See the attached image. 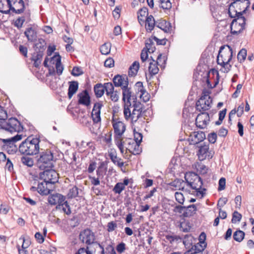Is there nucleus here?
Returning a JSON list of instances; mask_svg holds the SVG:
<instances>
[{
	"instance_id": "1",
	"label": "nucleus",
	"mask_w": 254,
	"mask_h": 254,
	"mask_svg": "<svg viewBox=\"0 0 254 254\" xmlns=\"http://www.w3.org/2000/svg\"><path fill=\"white\" fill-rule=\"evenodd\" d=\"M185 180L187 182L188 192L193 193L195 192L198 197H202L205 194L206 190L202 188L203 185L201 178L196 173L188 172L185 174Z\"/></svg>"
},
{
	"instance_id": "2",
	"label": "nucleus",
	"mask_w": 254,
	"mask_h": 254,
	"mask_svg": "<svg viewBox=\"0 0 254 254\" xmlns=\"http://www.w3.org/2000/svg\"><path fill=\"white\" fill-rule=\"evenodd\" d=\"M133 105L124 108V116L127 121L134 124L142 117L144 105L139 102L133 101Z\"/></svg>"
},
{
	"instance_id": "3",
	"label": "nucleus",
	"mask_w": 254,
	"mask_h": 254,
	"mask_svg": "<svg viewBox=\"0 0 254 254\" xmlns=\"http://www.w3.org/2000/svg\"><path fill=\"white\" fill-rule=\"evenodd\" d=\"M233 56L232 48L228 45L222 46L219 49L218 55L217 58V64L221 65L223 68L221 69L224 72H228L231 65L229 62Z\"/></svg>"
},
{
	"instance_id": "4",
	"label": "nucleus",
	"mask_w": 254,
	"mask_h": 254,
	"mask_svg": "<svg viewBox=\"0 0 254 254\" xmlns=\"http://www.w3.org/2000/svg\"><path fill=\"white\" fill-rule=\"evenodd\" d=\"M40 140L37 138H27L19 146V152L26 155H34L39 152Z\"/></svg>"
},
{
	"instance_id": "5",
	"label": "nucleus",
	"mask_w": 254,
	"mask_h": 254,
	"mask_svg": "<svg viewBox=\"0 0 254 254\" xmlns=\"http://www.w3.org/2000/svg\"><path fill=\"white\" fill-rule=\"evenodd\" d=\"M54 162L53 153L50 149L40 152L37 156V164L41 170L53 168Z\"/></svg>"
},
{
	"instance_id": "6",
	"label": "nucleus",
	"mask_w": 254,
	"mask_h": 254,
	"mask_svg": "<svg viewBox=\"0 0 254 254\" xmlns=\"http://www.w3.org/2000/svg\"><path fill=\"white\" fill-rule=\"evenodd\" d=\"M0 127L10 132H20L23 130V127L17 119L11 118L6 121L1 122Z\"/></svg>"
},
{
	"instance_id": "7",
	"label": "nucleus",
	"mask_w": 254,
	"mask_h": 254,
	"mask_svg": "<svg viewBox=\"0 0 254 254\" xmlns=\"http://www.w3.org/2000/svg\"><path fill=\"white\" fill-rule=\"evenodd\" d=\"M44 170L39 174L40 180H44L52 186L58 182L59 175L56 171L51 168H47Z\"/></svg>"
},
{
	"instance_id": "8",
	"label": "nucleus",
	"mask_w": 254,
	"mask_h": 254,
	"mask_svg": "<svg viewBox=\"0 0 254 254\" xmlns=\"http://www.w3.org/2000/svg\"><path fill=\"white\" fill-rule=\"evenodd\" d=\"M232 2L229 8L228 13L230 16H233L232 13L233 8H237L239 12H242V15L246 13V10L249 7L251 4L249 0H234Z\"/></svg>"
},
{
	"instance_id": "9",
	"label": "nucleus",
	"mask_w": 254,
	"mask_h": 254,
	"mask_svg": "<svg viewBox=\"0 0 254 254\" xmlns=\"http://www.w3.org/2000/svg\"><path fill=\"white\" fill-rule=\"evenodd\" d=\"M211 101L210 96L204 94L196 103V110L200 112H205L211 108Z\"/></svg>"
},
{
	"instance_id": "10",
	"label": "nucleus",
	"mask_w": 254,
	"mask_h": 254,
	"mask_svg": "<svg viewBox=\"0 0 254 254\" xmlns=\"http://www.w3.org/2000/svg\"><path fill=\"white\" fill-rule=\"evenodd\" d=\"M79 240L83 243L90 245L95 243V236L93 232L89 229H86L80 233Z\"/></svg>"
},
{
	"instance_id": "11",
	"label": "nucleus",
	"mask_w": 254,
	"mask_h": 254,
	"mask_svg": "<svg viewBox=\"0 0 254 254\" xmlns=\"http://www.w3.org/2000/svg\"><path fill=\"white\" fill-rule=\"evenodd\" d=\"M22 138V135L20 134H17L14 137L8 139H2V141L4 143V147H6L7 149V152H15L17 149L16 145L15 143L19 140H20Z\"/></svg>"
},
{
	"instance_id": "12",
	"label": "nucleus",
	"mask_w": 254,
	"mask_h": 254,
	"mask_svg": "<svg viewBox=\"0 0 254 254\" xmlns=\"http://www.w3.org/2000/svg\"><path fill=\"white\" fill-rule=\"evenodd\" d=\"M213 154L214 152L212 150L209 149L208 143H204L199 146L197 155L200 160L211 159L213 157Z\"/></svg>"
},
{
	"instance_id": "13",
	"label": "nucleus",
	"mask_w": 254,
	"mask_h": 254,
	"mask_svg": "<svg viewBox=\"0 0 254 254\" xmlns=\"http://www.w3.org/2000/svg\"><path fill=\"white\" fill-rule=\"evenodd\" d=\"M125 143L127 144L126 149L134 155L139 154L141 152L139 144L131 138H126Z\"/></svg>"
},
{
	"instance_id": "14",
	"label": "nucleus",
	"mask_w": 254,
	"mask_h": 254,
	"mask_svg": "<svg viewBox=\"0 0 254 254\" xmlns=\"http://www.w3.org/2000/svg\"><path fill=\"white\" fill-rule=\"evenodd\" d=\"M209 121V114L206 112H201L199 114L195 119L196 125L200 128H205Z\"/></svg>"
},
{
	"instance_id": "15",
	"label": "nucleus",
	"mask_w": 254,
	"mask_h": 254,
	"mask_svg": "<svg viewBox=\"0 0 254 254\" xmlns=\"http://www.w3.org/2000/svg\"><path fill=\"white\" fill-rule=\"evenodd\" d=\"M114 85L116 87H120L122 89L128 85V77L126 75H116L113 79Z\"/></svg>"
},
{
	"instance_id": "16",
	"label": "nucleus",
	"mask_w": 254,
	"mask_h": 254,
	"mask_svg": "<svg viewBox=\"0 0 254 254\" xmlns=\"http://www.w3.org/2000/svg\"><path fill=\"white\" fill-rule=\"evenodd\" d=\"M10 10L15 13L22 12L24 9V3L23 0H9Z\"/></svg>"
},
{
	"instance_id": "17",
	"label": "nucleus",
	"mask_w": 254,
	"mask_h": 254,
	"mask_svg": "<svg viewBox=\"0 0 254 254\" xmlns=\"http://www.w3.org/2000/svg\"><path fill=\"white\" fill-rule=\"evenodd\" d=\"M106 95L113 102H117L119 99V93L117 91H115L114 87L112 83L107 82L106 85Z\"/></svg>"
},
{
	"instance_id": "18",
	"label": "nucleus",
	"mask_w": 254,
	"mask_h": 254,
	"mask_svg": "<svg viewBox=\"0 0 254 254\" xmlns=\"http://www.w3.org/2000/svg\"><path fill=\"white\" fill-rule=\"evenodd\" d=\"M103 105L101 103H96L94 104L93 108L91 113L92 120L95 124H97L101 121V109Z\"/></svg>"
},
{
	"instance_id": "19",
	"label": "nucleus",
	"mask_w": 254,
	"mask_h": 254,
	"mask_svg": "<svg viewBox=\"0 0 254 254\" xmlns=\"http://www.w3.org/2000/svg\"><path fill=\"white\" fill-rule=\"evenodd\" d=\"M205 138V133L202 131L196 132L194 131L192 132L190 135L188 140L191 144H196Z\"/></svg>"
},
{
	"instance_id": "20",
	"label": "nucleus",
	"mask_w": 254,
	"mask_h": 254,
	"mask_svg": "<svg viewBox=\"0 0 254 254\" xmlns=\"http://www.w3.org/2000/svg\"><path fill=\"white\" fill-rule=\"evenodd\" d=\"M85 250L89 254H104V248L97 242L87 246Z\"/></svg>"
},
{
	"instance_id": "21",
	"label": "nucleus",
	"mask_w": 254,
	"mask_h": 254,
	"mask_svg": "<svg viewBox=\"0 0 254 254\" xmlns=\"http://www.w3.org/2000/svg\"><path fill=\"white\" fill-rule=\"evenodd\" d=\"M122 94L123 101L124 103V108L126 107L127 106V107L130 106L131 105L130 100L133 96L130 88L128 87V85L122 89Z\"/></svg>"
},
{
	"instance_id": "22",
	"label": "nucleus",
	"mask_w": 254,
	"mask_h": 254,
	"mask_svg": "<svg viewBox=\"0 0 254 254\" xmlns=\"http://www.w3.org/2000/svg\"><path fill=\"white\" fill-rule=\"evenodd\" d=\"M42 181L38 182V192L42 195H48L52 190L53 186L44 180Z\"/></svg>"
},
{
	"instance_id": "23",
	"label": "nucleus",
	"mask_w": 254,
	"mask_h": 254,
	"mask_svg": "<svg viewBox=\"0 0 254 254\" xmlns=\"http://www.w3.org/2000/svg\"><path fill=\"white\" fill-rule=\"evenodd\" d=\"M31 20V15L29 12H25L23 16H19L17 17L14 22V25L18 29L22 27L23 24L24 22L28 23Z\"/></svg>"
},
{
	"instance_id": "24",
	"label": "nucleus",
	"mask_w": 254,
	"mask_h": 254,
	"mask_svg": "<svg viewBox=\"0 0 254 254\" xmlns=\"http://www.w3.org/2000/svg\"><path fill=\"white\" fill-rule=\"evenodd\" d=\"M50 62L52 64H56L57 73L58 75H61L64 69V67L61 63V56L59 54L54 55L52 58L50 59Z\"/></svg>"
},
{
	"instance_id": "25",
	"label": "nucleus",
	"mask_w": 254,
	"mask_h": 254,
	"mask_svg": "<svg viewBox=\"0 0 254 254\" xmlns=\"http://www.w3.org/2000/svg\"><path fill=\"white\" fill-rule=\"evenodd\" d=\"M170 185L176 188V190H181L184 192H188L186 181L181 179L175 180L170 184Z\"/></svg>"
},
{
	"instance_id": "26",
	"label": "nucleus",
	"mask_w": 254,
	"mask_h": 254,
	"mask_svg": "<svg viewBox=\"0 0 254 254\" xmlns=\"http://www.w3.org/2000/svg\"><path fill=\"white\" fill-rule=\"evenodd\" d=\"M113 127L116 135L120 138L126 130V126L122 122H117L113 124Z\"/></svg>"
},
{
	"instance_id": "27",
	"label": "nucleus",
	"mask_w": 254,
	"mask_h": 254,
	"mask_svg": "<svg viewBox=\"0 0 254 254\" xmlns=\"http://www.w3.org/2000/svg\"><path fill=\"white\" fill-rule=\"evenodd\" d=\"M109 156L112 161L119 167H122L124 163L122 162V159L117 157V152L114 149H111L109 151Z\"/></svg>"
},
{
	"instance_id": "28",
	"label": "nucleus",
	"mask_w": 254,
	"mask_h": 254,
	"mask_svg": "<svg viewBox=\"0 0 254 254\" xmlns=\"http://www.w3.org/2000/svg\"><path fill=\"white\" fill-rule=\"evenodd\" d=\"M79 97L78 103L80 104L88 106L90 104V97L86 90L83 91L78 95Z\"/></svg>"
},
{
	"instance_id": "29",
	"label": "nucleus",
	"mask_w": 254,
	"mask_h": 254,
	"mask_svg": "<svg viewBox=\"0 0 254 254\" xmlns=\"http://www.w3.org/2000/svg\"><path fill=\"white\" fill-rule=\"evenodd\" d=\"M107 84V83H105L104 84L98 83L95 85L94 90L97 97H101L104 94L105 91H106Z\"/></svg>"
},
{
	"instance_id": "30",
	"label": "nucleus",
	"mask_w": 254,
	"mask_h": 254,
	"mask_svg": "<svg viewBox=\"0 0 254 254\" xmlns=\"http://www.w3.org/2000/svg\"><path fill=\"white\" fill-rule=\"evenodd\" d=\"M227 201L226 198H220L217 203V208L219 211L218 217L222 219H225L227 215L226 211H222L221 209V207L226 203Z\"/></svg>"
},
{
	"instance_id": "31",
	"label": "nucleus",
	"mask_w": 254,
	"mask_h": 254,
	"mask_svg": "<svg viewBox=\"0 0 254 254\" xmlns=\"http://www.w3.org/2000/svg\"><path fill=\"white\" fill-rule=\"evenodd\" d=\"M156 26L167 33L169 32L171 30L170 23L164 20L156 21Z\"/></svg>"
},
{
	"instance_id": "32",
	"label": "nucleus",
	"mask_w": 254,
	"mask_h": 254,
	"mask_svg": "<svg viewBox=\"0 0 254 254\" xmlns=\"http://www.w3.org/2000/svg\"><path fill=\"white\" fill-rule=\"evenodd\" d=\"M43 56V53L39 51L34 53L31 57V60L34 62V65L36 67H38L41 64V61Z\"/></svg>"
},
{
	"instance_id": "33",
	"label": "nucleus",
	"mask_w": 254,
	"mask_h": 254,
	"mask_svg": "<svg viewBox=\"0 0 254 254\" xmlns=\"http://www.w3.org/2000/svg\"><path fill=\"white\" fill-rule=\"evenodd\" d=\"M68 89V97L71 99L72 96L76 92L78 88V83L76 81L69 82Z\"/></svg>"
},
{
	"instance_id": "34",
	"label": "nucleus",
	"mask_w": 254,
	"mask_h": 254,
	"mask_svg": "<svg viewBox=\"0 0 254 254\" xmlns=\"http://www.w3.org/2000/svg\"><path fill=\"white\" fill-rule=\"evenodd\" d=\"M24 34L29 41L33 42L36 40L37 33L32 27L27 28Z\"/></svg>"
},
{
	"instance_id": "35",
	"label": "nucleus",
	"mask_w": 254,
	"mask_h": 254,
	"mask_svg": "<svg viewBox=\"0 0 254 254\" xmlns=\"http://www.w3.org/2000/svg\"><path fill=\"white\" fill-rule=\"evenodd\" d=\"M10 11L9 0H0V12L8 14Z\"/></svg>"
},
{
	"instance_id": "36",
	"label": "nucleus",
	"mask_w": 254,
	"mask_h": 254,
	"mask_svg": "<svg viewBox=\"0 0 254 254\" xmlns=\"http://www.w3.org/2000/svg\"><path fill=\"white\" fill-rule=\"evenodd\" d=\"M152 59V61L149 63V66L148 67V70L149 74L151 76L155 75L158 73L159 68L158 67V64L156 63V61L153 60L152 57H150Z\"/></svg>"
},
{
	"instance_id": "37",
	"label": "nucleus",
	"mask_w": 254,
	"mask_h": 254,
	"mask_svg": "<svg viewBox=\"0 0 254 254\" xmlns=\"http://www.w3.org/2000/svg\"><path fill=\"white\" fill-rule=\"evenodd\" d=\"M156 25V22L152 15L148 16L146 19L145 28L148 32H151Z\"/></svg>"
},
{
	"instance_id": "38",
	"label": "nucleus",
	"mask_w": 254,
	"mask_h": 254,
	"mask_svg": "<svg viewBox=\"0 0 254 254\" xmlns=\"http://www.w3.org/2000/svg\"><path fill=\"white\" fill-rule=\"evenodd\" d=\"M236 22V21H232L231 24V32L234 35L241 33L245 29L243 26L238 25Z\"/></svg>"
},
{
	"instance_id": "39",
	"label": "nucleus",
	"mask_w": 254,
	"mask_h": 254,
	"mask_svg": "<svg viewBox=\"0 0 254 254\" xmlns=\"http://www.w3.org/2000/svg\"><path fill=\"white\" fill-rule=\"evenodd\" d=\"M196 210V206L195 204H192L188 206H186L184 212V216L185 217H190L192 216L195 213Z\"/></svg>"
},
{
	"instance_id": "40",
	"label": "nucleus",
	"mask_w": 254,
	"mask_h": 254,
	"mask_svg": "<svg viewBox=\"0 0 254 254\" xmlns=\"http://www.w3.org/2000/svg\"><path fill=\"white\" fill-rule=\"evenodd\" d=\"M139 67V63L136 61L134 62L129 68L128 75L130 76H133L135 75L137 73Z\"/></svg>"
},
{
	"instance_id": "41",
	"label": "nucleus",
	"mask_w": 254,
	"mask_h": 254,
	"mask_svg": "<svg viewBox=\"0 0 254 254\" xmlns=\"http://www.w3.org/2000/svg\"><path fill=\"white\" fill-rule=\"evenodd\" d=\"M149 53H153L155 50L154 43L151 37L147 39L145 43V48H144Z\"/></svg>"
},
{
	"instance_id": "42",
	"label": "nucleus",
	"mask_w": 254,
	"mask_h": 254,
	"mask_svg": "<svg viewBox=\"0 0 254 254\" xmlns=\"http://www.w3.org/2000/svg\"><path fill=\"white\" fill-rule=\"evenodd\" d=\"M62 198V195L60 193H55L50 195L48 197V202L51 205L58 204L60 198Z\"/></svg>"
},
{
	"instance_id": "43",
	"label": "nucleus",
	"mask_w": 254,
	"mask_h": 254,
	"mask_svg": "<svg viewBox=\"0 0 254 254\" xmlns=\"http://www.w3.org/2000/svg\"><path fill=\"white\" fill-rule=\"evenodd\" d=\"M78 194V189L76 186H73L69 189L67 197L69 199L76 197Z\"/></svg>"
},
{
	"instance_id": "44",
	"label": "nucleus",
	"mask_w": 254,
	"mask_h": 254,
	"mask_svg": "<svg viewBox=\"0 0 254 254\" xmlns=\"http://www.w3.org/2000/svg\"><path fill=\"white\" fill-rule=\"evenodd\" d=\"M245 233L241 230H237L233 235L234 239L239 242H241L244 238Z\"/></svg>"
},
{
	"instance_id": "45",
	"label": "nucleus",
	"mask_w": 254,
	"mask_h": 254,
	"mask_svg": "<svg viewBox=\"0 0 254 254\" xmlns=\"http://www.w3.org/2000/svg\"><path fill=\"white\" fill-rule=\"evenodd\" d=\"M206 244H201L197 243L196 245H194L192 247V249L194 252L193 253L197 254H199L200 253L202 252L206 248Z\"/></svg>"
},
{
	"instance_id": "46",
	"label": "nucleus",
	"mask_w": 254,
	"mask_h": 254,
	"mask_svg": "<svg viewBox=\"0 0 254 254\" xmlns=\"http://www.w3.org/2000/svg\"><path fill=\"white\" fill-rule=\"evenodd\" d=\"M21 162L22 163L26 165L28 167H32L34 165L33 160L28 157L23 156L21 158Z\"/></svg>"
},
{
	"instance_id": "47",
	"label": "nucleus",
	"mask_w": 254,
	"mask_h": 254,
	"mask_svg": "<svg viewBox=\"0 0 254 254\" xmlns=\"http://www.w3.org/2000/svg\"><path fill=\"white\" fill-rule=\"evenodd\" d=\"M160 6L164 9H170L172 7V3L169 0H159Z\"/></svg>"
},
{
	"instance_id": "48",
	"label": "nucleus",
	"mask_w": 254,
	"mask_h": 254,
	"mask_svg": "<svg viewBox=\"0 0 254 254\" xmlns=\"http://www.w3.org/2000/svg\"><path fill=\"white\" fill-rule=\"evenodd\" d=\"M111 45L110 43H105L100 48V52L103 55H108L110 53Z\"/></svg>"
},
{
	"instance_id": "49",
	"label": "nucleus",
	"mask_w": 254,
	"mask_h": 254,
	"mask_svg": "<svg viewBox=\"0 0 254 254\" xmlns=\"http://www.w3.org/2000/svg\"><path fill=\"white\" fill-rule=\"evenodd\" d=\"M197 171L201 174H205L208 171L207 167L201 163H197L195 166Z\"/></svg>"
},
{
	"instance_id": "50",
	"label": "nucleus",
	"mask_w": 254,
	"mask_h": 254,
	"mask_svg": "<svg viewBox=\"0 0 254 254\" xmlns=\"http://www.w3.org/2000/svg\"><path fill=\"white\" fill-rule=\"evenodd\" d=\"M236 18H235L232 21H236L237 24L243 26L245 28V24H246V19L243 16V15L239 14L236 16Z\"/></svg>"
},
{
	"instance_id": "51",
	"label": "nucleus",
	"mask_w": 254,
	"mask_h": 254,
	"mask_svg": "<svg viewBox=\"0 0 254 254\" xmlns=\"http://www.w3.org/2000/svg\"><path fill=\"white\" fill-rule=\"evenodd\" d=\"M125 189V187L124 186V184H122V183H118L115 185L113 191L115 193L120 194Z\"/></svg>"
},
{
	"instance_id": "52",
	"label": "nucleus",
	"mask_w": 254,
	"mask_h": 254,
	"mask_svg": "<svg viewBox=\"0 0 254 254\" xmlns=\"http://www.w3.org/2000/svg\"><path fill=\"white\" fill-rule=\"evenodd\" d=\"M247 55V50L245 49H242L241 50L237 55L238 61L240 63L244 62L246 58Z\"/></svg>"
},
{
	"instance_id": "53",
	"label": "nucleus",
	"mask_w": 254,
	"mask_h": 254,
	"mask_svg": "<svg viewBox=\"0 0 254 254\" xmlns=\"http://www.w3.org/2000/svg\"><path fill=\"white\" fill-rule=\"evenodd\" d=\"M134 89L137 96L145 90V88L143 86L142 82L139 81L135 83Z\"/></svg>"
},
{
	"instance_id": "54",
	"label": "nucleus",
	"mask_w": 254,
	"mask_h": 254,
	"mask_svg": "<svg viewBox=\"0 0 254 254\" xmlns=\"http://www.w3.org/2000/svg\"><path fill=\"white\" fill-rule=\"evenodd\" d=\"M138 21L142 20L143 18L145 17L148 14V10L146 7L141 8L138 11Z\"/></svg>"
},
{
	"instance_id": "55",
	"label": "nucleus",
	"mask_w": 254,
	"mask_h": 254,
	"mask_svg": "<svg viewBox=\"0 0 254 254\" xmlns=\"http://www.w3.org/2000/svg\"><path fill=\"white\" fill-rule=\"evenodd\" d=\"M175 198L178 203L183 204L185 201V197L183 194L180 192H176L175 193Z\"/></svg>"
},
{
	"instance_id": "56",
	"label": "nucleus",
	"mask_w": 254,
	"mask_h": 254,
	"mask_svg": "<svg viewBox=\"0 0 254 254\" xmlns=\"http://www.w3.org/2000/svg\"><path fill=\"white\" fill-rule=\"evenodd\" d=\"M138 96L144 102H147L150 99V95L147 93L145 89L140 93Z\"/></svg>"
},
{
	"instance_id": "57",
	"label": "nucleus",
	"mask_w": 254,
	"mask_h": 254,
	"mask_svg": "<svg viewBox=\"0 0 254 254\" xmlns=\"http://www.w3.org/2000/svg\"><path fill=\"white\" fill-rule=\"evenodd\" d=\"M242 218V215L238 212L235 211L233 214V217L232 219V223H236L237 222H240Z\"/></svg>"
},
{
	"instance_id": "58",
	"label": "nucleus",
	"mask_w": 254,
	"mask_h": 254,
	"mask_svg": "<svg viewBox=\"0 0 254 254\" xmlns=\"http://www.w3.org/2000/svg\"><path fill=\"white\" fill-rule=\"evenodd\" d=\"M107 227L109 232H113L117 228V224L114 221H111L108 223Z\"/></svg>"
},
{
	"instance_id": "59",
	"label": "nucleus",
	"mask_w": 254,
	"mask_h": 254,
	"mask_svg": "<svg viewBox=\"0 0 254 254\" xmlns=\"http://www.w3.org/2000/svg\"><path fill=\"white\" fill-rule=\"evenodd\" d=\"M22 243L21 248L23 249H26L30 246V242L28 240H26L23 236H21L19 239Z\"/></svg>"
},
{
	"instance_id": "60",
	"label": "nucleus",
	"mask_w": 254,
	"mask_h": 254,
	"mask_svg": "<svg viewBox=\"0 0 254 254\" xmlns=\"http://www.w3.org/2000/svg\"><path fill=\"white\" fill-rule=\"evenodd\" d=\"M83 73L82 69L79 67H74L72 69L71 74L72 75L77 76L81 75Z\"/></svg>"
},
{
	"instance_id": "61",
	"label": "nucleus",
	"mask_w": 254,
	"mask_h": 254,
	"mask_svg": "<svg viewBox=\"0 0 254 254\" xmlns=\"http://www.w3.org/2000/svg\"><path fill=\"white\" fill-rule=\"evenodd\" d=\"M89 179L90 181L91 184L94 186H98L100 185V180L101 179L95 177L89 176Z\"/></svg>"
},
{
	"instance_id": "62",
	"label": "nucleus",
	"mask_w": 254,
	"mask_h": 254,
	"mask_svg": "<svg viewBox=\"0 0 254 254\" xmlns=\"http://www.w3.org/2000/svg\"><path fill=\"white\" fill-rule=\"evenodd\" d=\"M63 211L67 215L71 213L70 207L67 201L64 202L63 204L61 205Z\"/></svg>"
},
{
	"instance_id": "63",
	"label": "nucleus",
	"mask_w": 254,
	"mask_h": 254,
	"mask_svg": "<svg viewBox=\"0 0 254 254\" xmlns=\"http://www.w3.org/2000/svg\"><path fill=\"white\" fill-rule=\"evenodd\" d=\"M217 139V134L215 132L211 133L208 135V140L211 143H214Z\"/></svg>"
},
{
	"instance_id": "64",
	"label": "nucleus",
	"mask_w": 254,
	"mask_h": 254,
	"mask_svg": "<svg viewBox=\"0 0 254 254\" xmlns=\"http://www.w3.org/2000/svg\"><path fill=\"white\" fill-rule=\"evenodd\" d=\"M104 65L107 67H112L114 65V60L111 58L107 59L104 62Z\"/></svg>"
}]
</instances>
